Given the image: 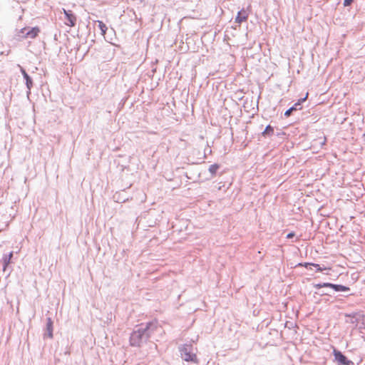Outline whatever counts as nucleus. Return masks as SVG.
Returning a JSON list of instances; mask_svg holds the SVG:
<instances>
[{
  "instance_id": "f257e3e1",
  "label": "nucleus",
  "mask_w": 365,
  "mask_h": 365,
  "mask_svg": "<svg viewBox=\"0 0 365 365\" xmlns=\"http://www.w3.org/2000/svg\"><path fill=\"white\" fill-rule=\"evenodd\" d=\"M153 326L152 322L141 325L136 330L133 331L130 337V344L133 346H140L150 337L149 330Z\"/></svg>"
},
{
  "instance_id": "f03ea898",
  "label": "nucleus",
  "mask_w": 365,
  "mask_h": 365,
  "mask_svg": "<svg viewBox=\"0 0 365 365\" xmlns=\"http://www.w3.org/2000/svg\"><path fill=\"white\" fill-rule=\"evenodd\" d=\"M181 357L186 361L197 363L198 360L194 347L190 344H185L180 348Z\"/></svg>"
},
{
  "instance_id": "7ed1b4c3",
  "label": "nucleus",
  "mask_w": 365,
  "mask_h": 365,
  "mask_svg": "<svg viewBox=\"0 0 365 365\" xmlns=\"http://www.w3.org/2000/svg\"><path fill=\"white\" fill-rule=\"evenodd\" d=\"M39 31L38 27H33L31 29L24 28L19 31V36L34 38L38 34Z\"/></svg>"
},
{
  "instance_id": "20e7f679",
  "label": "nucleus",
  "mask_w": 365,
  "mask_h": 365,
  "mask_svg": "<svg viewBox=\"0 0 365 365\" xmlns=\"http://www.w3.org/2000/svg\"><path fill=\"white\" fill-rule=\"evenodd\" d=\"M63 10L66 17L65 24L71 27L74 26L76 21L75 15L71 11H66L64 9Z\"/></svg>"
},
{
  "instance_id": "39448f33",
  "label": "nucleus",
  "mask_w": 365,
  "mask_h": 365,
  "mask_svg": "<svg viewBox=\"0 0 365 365\" xmlns=\"http://www.w3.org/2000/svg\"><path fill=\"white\" fill-rule=\"evenodd\" d=\"M335 359L340 365H350L351 361L342 354L340 351H334Z\"/></svg>"
},
{
  "instance_id": "423d86ee",
  "label": "nucleus",
  "mask_w": 365,
  "mask_h": 365,
  "mask_svg": "<svg viewBox=\"0 0 365 365\" xmlns=\"http://www.w3.org/2000/svg\"><path fill=\"white\" fill-rule=\"evenodd\" d=\"M307 96H308V93H307V95H306V96L304 98H302L299 99L298 101V102L296 103L292 107H291L289 109L286 110V112L284 113V115L286 117H288V116L290 115V114L292 113V112L293 110H297L298 107L301 105V103L306 101Z\"/></svg>"
},
{
  "instance_id": "0eeeda50",
  "label": "nucleus",
  "mask_w": 365,
  "mask_h": 365,
  "mask_svg": "<svg viewBox=\"0 0 365 365\" xmlns=\"http://www.w3.org/2000/svg\"><path fill=\"white\" fill-rule=\"evenodd\" d=\"M299 265L300 266H304L305 267L307 268H309L310 269H312V267H314L317 269V271H319V272H322L324 270H330L331 269L330 268H328V267H321L319 264H314V263H304V264H299Z\"/></svg>"
},
{
  "instance_id": "6e6552de",
  "label": "nucleus",
  "mask_w": 365,
  "mask_h": 365,
  "mask_svg": "<svg viewBox=\"0 0 365 365\" xmlns=\"http://www.w3.org/2000/svg\"><path fill=\"white\" fill-rule=\"evenodd\" d=\"M247 17L248 14L247 13V11L244 9H242L238 12L237 16L235 19V21L238 24H241L243 21H245L247 19Z\"/></svg>"
},
{
  "instance_id": "1a4fd4ad",
  "label": "nucleus",
  "mask_w": 365,
  "mask_h": 365,
  "mask_svg": "<svg viewBox=\"0 0 365 365\" xmlns=\"http://www.w3.org/2000/svg\"><path fill=\"white\" fill-rule=\"evenodd\" d=\"M21 72L24 79L26 80V87H27L28 90L30 91L33 86L32 80L23 68H21Z\"/></svg>"
},
{
  "instance_id": "9d476101",
  "label": "nucleus",
  "mask_w": 365,
  "mask_h": 365,
  "mask_svg": "<svg viewBox=\"0 0 365 365\" xmlns=\"http://www.w3.org/2000/svg\"><path fill=\"white\" fill-rule=\"evenodd\" d=\"M46 327H47V330L48 332V336L50 338H52L53 337V322H52V320L51 318L47 319Z\"/></svg>"
},
{
  "instance_id": "9b49d317",
  "label": "nucleus",
  "mask_w": 365,
  "mask_h": 365,
  "mask_svg": "<svg viewBox=\"0 0 365 365\" xmlns=\"http://www.w3.org/2000/svg\"><path fill=\"white\" fill-rule=\"evenodd\" d=\"M332 288L336 292H346V291L349 290V287L344 286V285H340V284H333Z\"/></svg>"
},
{
  "instance_id": "f8f14e48",
  "label": "nucleus",
  "mask_w": 365,
  "mask_h": 365,
  "mask_svg": "<svg viewBox=\"0 0 365 365\" xmlns=\"http://www.w3.org/2000/svg\"><path fill=\"white\" fill-rule=\"evenodd\" d=\"M97 23H98V27L101 31V34L103 36H105L106 31L108 29L106 25L101 21H97Z\"/></svg>"
},
{
  "instance_id": "ddd939ff",
  "label": "nucleus",
  "mask_w": 365,
  "mask_h": 365,
  "mask_svg": "<svg viewBox=\"0 0 365 365\" xmlns=\"http://www.w3.org/2000/svg\"><path fill=\"white\" fill-rule=\"evenodd\" d=\"M13 256V252H11L9 255H6L3 260H4V269H6V266L10 263V261H11V259Z\"/></svg>"
},
{
  "instance_id": "4468645a",
  "label": "nucleus",
  "mask_w": 365,
  "mask_h": 365,
  "mask_svg": "<svg viewBox=\"0 0 365 365\" xmlns=\"http://www.w3.org/2000/svg\"><path fill=\"white\" fill-rule=\"evenodd\" d=\"M274 133V128L271 125H267L265 130L262 132L263 135H272Z\"/></svg>"
},
{
  "instance_id": "2eb2a0df",
  "label": "nucleus",
  "mask_w": 365,
  "mask_h": 365,
  "mask_svg": "<svg viewBox=\"0 0 365 365\" xmlns=\"http://www.w3.org/2000/svg\"><path fill=\"white\" fill-rule=\"evenodd\" d=\"M219 169V165L217 164H213L211 165L209 168V172L212 175H215Z\"/></svg>"
},
{
  "instance_id": "dca6fc26",
  "label": "nucleus",
  "mask_w": 365,
  "mask_h": 365,
  "mask_svg": "<svg viewBox=\"0 0 365 365\" xmlns=\"http://www.w3.org/2000/svg\"><path fill=\"white\" fill-rule=\"evenodd\" d=\"M333 284L331 283H323V284H317L314 285V287L319 289L322 287H331L332 288Z\"/></svg>"
},
{
  "instance_id": "f3484780",
  "label": "nucleus",
  "mask_w": 365,
  "mask_h": 365,
  "mask_svg": "<svg viewBox=\"0 0 365 365\" xmlns=\"http://www.w3.org/2000/svg\"><path fill=\"white\" fill-rule=\"evenodd\" d=\"M354 0H344V6H349L352 2H353Z\"/></svg>"
},
{
  "instance_id": "a211bd4d",
  "label": "nucleus",
  "mask_w": 365,
  "mask_h": 365,
  "mask_svg": "<svg viewBox=\"0 0 365 365\" xmlns=\"http://www.w3.org/2000/svg\"><path fill=\"white\" fill-rule=\"evenodd\" d=\"M294 235H294V232H290V233L287 234V239L292 238Z\"/></svg>"
}]
</instances>
